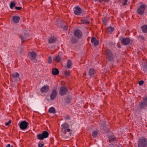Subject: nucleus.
I'll return each mask as SVG.
<instances>
[{
  "label": "nucleus",
  "mask_w": 147,
  "mask_h": 147,
  "mask_svg": "<svg viewBox=\"0 0 147 147\" xmlns=\"http://www.w3.org/2000/svg\"><path fill=\"white\" fill-rule=\"evenodd\" d=\"M48 63L49 64H51L52 63V59H51V56H49L48 57Z\"/></svg>",
  "instance_id": "37"
},
{
  "label": "nucleus",
  "mask_w": 147,
  "mask_h": 147,
  "mask_svg": "<svg viewBox=\"0 0 147 147\" xmlns=\"http://www.w3.org/2000/svg\"><path fill=\"white\" fill-rule=\"evenodd\" d=\"M29 123L26 121H23L19 123V125L20 128L22 130H25L27 127Z\"/></svg>",
  "instance_id": "4"
},
{
  "label": "nucleus",
  "mask_w": 147,
  "mask_h": 147,
  "mask_svg": "<svg viewBox=\"0 0 147 147\" xmlns=\"http://www.w3.org/2000/svg\"><path fill=\"white\" fill-rule=\"evenodd\" d=\"M91 42L92 43H93L95 46L98 45L99 43L98 40L96 39V38L94 37L92 38Z\"/></svg>",
  "instance_id": "19"
},
{
  "label": "nucleus",
  "mask_w": 147,
  "mask_h": 147,
  "mask_svg": "<svg viewBox=\"0 0 147 147\" xmlns=\"http://www.w3.org/2000/svg\"><path fill=\"white\" fill-rule=\"evenodd\" d=\"M62 22L59 19H57L55 22V24L58 26H60L62 24Z\"/></svg>",
  "instance_id": "26"
},
{
  "label": "nucleus",
  "mask_w": 147,
  "mask_h": 147,
  "mask_svg": "<svg viewBox=\"0 0 147 147\" xmlns=\"http://www.w3.org/2000/svg\"><path fill=\"white\" fill-rule=\"evenodd\" d=\"M49 89L48 85H45L43 86L40 89V91L42 93H46L47 92Z\"/></svg>",
  "instance_id": "14"
},
{
  "label": "nucleus",
  "mask_w": 147,
  "mask_h": 147,
  "mask_svg": "<svg viewBox=\"0 0 147 147\" xmlns=\"http://www.w3.org/2000/svg\"><path fill=\"white\" fill-rule=\"evenodd\" d=\"M74 12L75 15H78L81 13L82 10L79 7H76L74 10Z\"/></svg>",
  "instance_id": "13"
},
{
  "label": "nucleus",
  "mask_w": 147,
  "mask_h": 147,
  "mask_svg": "<svg viewBox=\"0 0 147 147\" xmlns=\"http://www.w3.org/2000/svg\"><path fill=\"white\" fill-rule=\"evenodd\" d=\"M143 102L146 105H147V98L146 97L143 98Z\"/></svg>",
  "instance_id": "32"
},
{
  "label": "nucleus",
  "mask_w": 147,
  "mask_h": 147,
  "mask_svg": "<svg viewBox=\"0 0 147 147\" xmlns=\"http://www.w3.org/2000/svg\"><path fill=\"white\" fill-rule=\"evenodd\" d=\"M145 8V5L144 4L140 5L137 10L138 13L140 15H142L144 13V10Z\"/></svg>",
  "instance_id": "5"
},
{
  "label": "nucleus",
  "mask_w": 147,
  "mask_h": 147,
  "mask_svg": "<svg viewBox=\"0 0 147 147\" xmlns=\"http://www.w3.org/2000/svg\"><path fill=\"white\" fill-rule=\"evenodd\" d=\"M64 74L66 76H68L69 74V73L67 71H65V72H64Z\"/></svg>",
  "instance_id": "45"
},
{
  "label": "nucleus",
  "mask_w": 147,
  "mask_h": 147,
  "mask_svg": "<svg viewBox=\"0 0 147 147\" xmlns=\"http://www.w3.org/2000/svg\"><path fill=\"white\" fill-rule=\"evenodd\" d=\"M60 26L64 30H67V26L65 25H63V24H62L61 25V26Z\"/></svg>",
  "instance_id": "35"
},
{
  "label": "nucleus",
  "mask_w": 147,
  "mask_h": 147,
  "mask_svg": "<svg viewBox=\"0 0 147 147\" xmlns=\"http://www.w3.org/2000/svg\"><path fill=\"white\" fill-rule=\"evenodd\" d=\"M74 35L75 36H77L78 38H81L82 36L81 32L78 29H77L75 31Z\"/></svg>",
  "instance_id": "15"
},
{
  "label": "nucleus",
  "mask_w": 147,
  "mask_h": 147,
  "mask_svg": "<svg viewBox=\"0 0 147 147\" xmlns=\"http://www.w3.org/2000/svg\"><path fill=\"white\" fill-rule=\"evenodd\" d=\"M105 55L107 60L109 61H112L113 59V56L111 51L109 49L105 51Z\"/></svg>",
  "instance_id": "3"
},
{
  "label": "nucleus",
  "mask_w": 147,
  "mask_h": 147,
  "mask_svg": "<svg viewBox=\"0 0 147 147\" xmlns=\"http://www.w3.org/2000/svg\"><path fill=\"white\" fill-rule=\"evenodd\" d=\"M11 121L10 120L9 121L5 123V125L8 126L11 123Z\"/></svg>",
  "instance_id": "43"
},
{
  "label": "nucleus",
  "mask_w": 147,
  "mask_h": 147,
  "mask_svg": "<svg viewBox=\"0 0 147 147\" xmlns=\"http://www.w3.org/2000/svg\"><path fill=\"white\" fill-rule=\"evenodd\" d=\"M49 111L50 113H55L56 112L55 108L53 107L50 108L49 109Z\"/></svg>",
  "instance_id": "28"
},
{
  "label": "nucleus",
  "mask_w": 147,
  "mask_h": 147,
  "mask_svg": "<svg viewBox=\"0 0 147 147\" xmlns=\"http://www.w3.org/2000/svg\"><path fill=\"white\" fill-rule=\"evenodd\" d=\"M106 122L102 121V123H101V127L105 132H107L109 131V129L107 127V125L106 124Z\"/></svg>",
  "instance_id": "6"
},
{
  "label": "nucleus",
  "mask_w": 147,
  "mask_h": 147,
  "mask_svg": "<svg viewBox=\"0 0 147 147\" xmlns=\"http://www.w3.org/2000/svg\"><path fill=\"white\" fill-rule=\"evenodd\" d=\"M10 147H13L12 146H10Z\"/></svg>",
  "instance_id": "52"
},
{
  "label": "nucleus",
  "mask_w": 147,
  "mask_h": 147,
  "mask_svg": "<svg viewBox=\"0 0 147 147\" xmlns=\"http://www.w3.org/2000/svg\"><path fill=\"white\" fill-rule=\"evenodd\" d=\"M67 131V132H69L70 131V129H66V131Z\"/></svg>",
  "instance_id": "48"
},
{
  "label": "nucleus",
  "mask_w": 147,
  "mask_h": 147,
  "mask_svg": "<svg viewBox=\"0 0 147 147\" xmlns=\"http://www.w3.org/2000/svg\"><path fill=\"white\" fill-rule=\"evenodd\" d=\"M144 83V82L143 80H140L138 84L140 86H141L143 85Z\"/></svg>",
  "instance_id": "40"
},
{
  "label": "nucleus",
  "mask_w": 147,
  "mask_h": 147,
  "mask_svg": "<svg viewBox=\"0 0 147 147\" xmlns=\"http://www.w3.org/2000/svg\"><path fill=\"white\" fill-rule=\"evenodd\" d=\"M127 0H124V2L122 3L123 5H125L127 4Z\"/></svg>",
  "instance_id": "44"
},
{
  "label": "nucleus",
  "mask_w": 147,
  "mask_h": 147,
  "mask_svg": "<svg viewBox=\"0 0 147 147\" xmlns=\"http://www.w3.org/2000/svg\"><path fill=\"white\" fill-rule=\"evenodd\" d=\"M98 134V132L97 131H95L92 133V136L94 137H96Z\"/></svg>",
  "instance_id": "31"
},
{
  "label": "nucleus",
  "mask_w": 147,
  "mask_h": 147,
  "mask_svg": "<svg viewBox=\"0 0 147 147\" xmlns=\"http://www.w3.org/2000/svg\"><path fill=\"white\" fill-rule=\"evenodd\" d=\"M138 39L140 40H144V37L140 35L138 37Z\"/></svg>",
  "instance_id": "39"
},
{
  "label": "nucleus",
  "mask_w": 147,
  "mask_h": 147,
  "mask_svg": "<svg viewBox=\"0 0 147 147\" xmlns=\"http://www.w3.org/2000/svg\"><path fill=\"white\" fill-rule=\"evenodd\" d=\"M57 93V92L56 90H53L50 96V99L51 100H53L56 98Z\"/></svg>",
  "instance_id": "8"
},
{
  "label": "nucleus",
  "mask_w": 147,
  "mask_h": 147,
  "mask_svg": "<svg viewBox=\"0 0 147 147\" xmlns=\"http://www.w3.org/2000/svg\"><path fill=\"white\" fill-rule=\"evenodd\" d=\"M114 28L111 26H109L108 28V31L110 32V33H112V32L113 31Z\"/></svg>",
  "instance_id": "30"
},
{
  "label": "nucleus",
  "mask_w": 147,
  "mask_h": 147,
  "mask_svg": "<svg viewBox=\"0 0 147 147\" xmlns=\"http://www.w3.org/2000/svg\"><path fill=\"white\" fill-rule=\"evenodd\" d=\"M142 31L144 32H147V25H145L142 26L141 27Z\"/></svg>",
  "instance_id": "29"
},
{
  "label": "nucleus",
  "mask_w": 147,
  "mask_h": 147,
  "mask_svg": "<svg viewBox=\"0 0 147 147\" xmlns=\"http://www.w3.org/2000/svg\"><path fill=\"white\" fill-rule=\"evenodd\" d=\"M59 71L56 68H54L52 69V74L54 75H56L59 73Z\"/></svg>",
  "instance_id": "22"
},
{
  "label": "nucleus",
  "mask_w": 147,
  "mask_h": 147,
  "mask_svg": "<svg viewBox=\"0 0 147 147\" xmlns=\"http://www.w3.org/2000/svg\"><path fill=\"white\" fill-rule=\"evenodd\" d=\"M15 5V3L13 2H11L10 4V7L11 9H12Z\"/></svg>",
  "instance_id": "34"
},
{
  "label": "nucleus",
  "mask_w": 147,
  "mask_h": 147,
  "mask_svg": "<svg viewBox=\"0 0 147 147\" xmlns=\"http://www.w3.org/2000/svg\"><path fill=\"white\" fill-rule=\"evenodd\" d=\"M65 119L66 120H70V117L69 116V115H67L65 116Z\"/></svg>",
  "instance_id": "42"
},
{
  "label": "nucleus",
  "mask_w": 147,
  "mask_h": 147,
  "mask_svg": "<svg viewBox=\"0 0 147 147\" xmlns=\"http://www.w3.org/2000/svg\"><path fill=\"white\" fill-rule=\"evenodd\" d=\"M95 70L93 68L90 69L89 71V75L90 76L92 77L94 74Z\"/></svg>",
  "instance_id": "24"
},
{
  "label": "nucleus",
  "mask_w": 147,
  "mask_h": 147,
  "mask_svg": "<svg viewBox=\"0 0 147 147\" xmlns=\"http://www.w3.org/2000/svg\"><path fill=\"white\" fill-rule=\"evenodd\" d=\"M138 147H147V141L145 138H142L139 140Z\"/></svg>",
  "instance_id": "1"
},
{
  "label": "nucleus",
  "mask_w": 147,
  "mask_h": 147,
  "mask_svg": "<svg viewBox=\"0 0 147 147\" xmlns=\"http://www.w3.org/2000/svg\"><path fill=\"white\" fill-rule=\"evenodd\" d=\"M116 137L114 135H111L109 137V140L110 142H112L115 140Z\"/></svg>",
  "instance_id": "25"
},
{
  "label": "nucleus",
  "mask_w": 147,
  "mask_h": 147,
  "mask_svg": "<svg viewBox=\"0 0 147 147\" xmlns=\"http://www.w3.org/2000/svg\"><path fill=\"white\" fill-rule=\"evenodd\" d=\"M118 48H120V46H118Z\"/></svg>",
  "instance_id": "51"
},
{
  "label": "nucleus",
  "mask_w": 147,
  "mask_h": 147,
  "mask_svg": "<svg viewBox=\"0 0 147 147\" xmlns=\"http://www.w3.org/2000/svg\"><path fill=\"white\" fill-rule=\"evenodd\" d=\"M77 40V39L76 38V36H72L71 40V42L72 43H74L76 42Z\"/></svg>",
  "instance_id": "27"
},
{
  "label": "nucleus",
  "mask_w": 147,
  "mask_h": 147,
  "mask_svg": "<svg viewBox=\"0 0 147 147\" xmlns=\"http://www.w3.org/2000/svg\"><path fill=\"white\" fill-rule=\"evenodd\" d=\"M48 97H49V96H47V99L48 100H49V99H48L47 98H48Z\"/></svg>",
  "instance_id": "50"
},
{
  "label": "nucleus",
  "mask_w": 147,
  "mask_h": 147,
  "mask_svg": "<svg viewBox=\"0 0 147 147\" xmlns=\"http://www.w3.org/2000/svg\"><path fill=\"white\" fill-rule=\"evenodd\" d=\"M143 70L145 72L147 71V64L144 65Z\"/></svg>",
  "instance_id": "36"
},
{
  "label": "nucleus",
  "mask_w": 147,
  "mask_h": 147,
  "mask_svg": "<svg viewBox=\"0 0 147 147\" xmlns=\"http://www.w3.org/2000/svg\"><path fill=\"white\" fill-rule=\"evenodd\" d=\"M56 38L54 36H51L49 39V43H53L56 40Z\"/></svg>",
  "instance_id": "23"
},
{
  "label": "nucleus",
  "mask_w": 147,
  "mask_h": 147,
  "mask_svg": "<svg viewBox=\"0 0 147 147\" xmlns=\"http://www.w3.org/2000/svg\"><path fill=\"white\" fill-rule=\"evenodd\" d=\"M67 91V89L66 87H61L60 88L59 92V94L61 96L64 95Z\"/></svg>",
  "instance_id": "12"
},
{
  "label": "nucleus",
  "mask_w": 147,
  "mask_h": 147,
  "mask_svg": "<svg viewBox=\"0 0 147 147\" xmlns=\"http://www.w3.org/2000/svg\"><path fill=\"white\" fill-rule=\"evenodd\" d=\"M72 62L70 60H68L67 65L65 66V68L67 69L69 68L71 66Z\"/></svg>",
  "instance_id": "21"
},
{
  "label": "nucleus",
  "mask_w": 147,
  "mask_h": 147,
  "mask_svg": "<svg viewBox=\"0 0 147 147\" xmlns=\"http://www.w3.org/2000/svg\"><path fill=\"white\" fill-rule=\"evenodd\" d=\"M36 57V53L34 52L30 53V58L31 60H35Z\"/></svg>",
  "instance_id": "18"
},
{
  "label": "nucleus",
  "mask_w": 147,
  "mask_h": 147,
  "mask_svg": "<svg viewBox=\"0 0 147 147\" xmlns=\"http://www.w3.org/2000/svg\"><path fill=\"white\" fill-rule=\"evenodd\" d=\"M53 59L57 63L60 62L62 59V57L59 55L53 57Z\"/></svg>",
  "instance_id": "16"
},
{
  "label": "nucleus",
  "mask_w": 147,
  "mask_h": 147,
  "mask_svg": "<svg viewBox=\"0 0 147 147\" xmlns=\"http://www.w3.org/2000/svg\"><path fill=\"white\" fill-rule=\"evenodd\" d=\"M15 9L17 10H20L22 9V7H16Z\"/></svg>",
  "instance_id": "46"
},
{
  "label": "nucleus",
  "mask_w": 147,
  "mask_h": 147,
  "mask_svg": "<svg viewBox=\"0 0 147 147\" xmlns=\"http://www.w3.org/2000/svg\"><path fill=\"white\" fill-rule=\"evenodd\" d=\"M49 135V134L46 131H43L42 134H38L37 136V138L39 140H43L47 138Z\"/></svg>",
  "instance_id": "2"
},
{
  "label": "nucleus",
  "mask_w": 147,
  "mask_h": 147,
  "mask_svg": "<svg viewBox=\"0 0 147 147\" xmlns=\"http://www.w3.org/2000/svg\"><path fill=\"white\" fill-rule=\"evenodd\" d=\"M29 36L28 33L24 32L20 35L21 39L22 42L26 40L27 38Z\"/></svg>",
  "instance_id": "9"
},
{
  "label": "nucleus",
  "mask_w": 147,
  "mask_h": 147,
  "mask_svg": "<svg viewBox=\"0 0 147 147\" xmlns=\"http://www.w3.org/2000/svg\"><path fill=\"white\" fill-rule=\"evenodd\" d=\"M10 144H8L6 146V147H10Z\"/></svg>",
  "instance_id": "49"
},
{
  "label": "nucleus",
  "mask_w": 147,
  "mask_h": 147,
  "mask_svg": "<svg viewBox=\"0 0 147 147\" xmlns=\"http://www.w3.org/2000/svg\"><path fill=\"white\" fill-rule=\"evenodd\" d=\"M20 18L18 16H13L12 18V20L15 23H18L19 22Z\"/></svg>",
  "instance_id": "20"
},
{
  "label": "nucleus",
  "mask_w": 147,
  "mask_h": 147,
  "mask_svg": "<svg viewBox=\"0 0 147 147\" xmlns=\"http://www.w3.org/2000/svg\"><path fill=\"white\" fill-rule=\"evenodd\" d=\"M102 21L104 24H106L107 23V21L105 19H102Z\"/></svg>",
  "instance_id": "47"
},
{
  "label": "nucleus",
  "mask_w": 147,
  "mask_h": 147,
  "mask_svg": "<svg viewBox=\"0 0 147 147\" xmlns=\"http://www.w3.org/2000/svg\"><path fill=\"white\" fill-rule=\"evenodd\" d=\"M81 22L82 23H85L86 24H88L89 23V22L86 20H81Z\"/></svg>",
  "instance_id": "33"
},
{
  "label": "nucleus",
  "mask_w": 147,
  "mask_h": 147,
  "mask_svg": "<svg viewBox=\"0 0 147 147\" xmlns=\"http://www.w3.org/2000/svg\"><path fill=\"white\" fill-rule=\"evenodd\" d=\"M12 76L14 81L15 82H16L19 81L20 80L19 77V74L17 72L13 73L12 74Z\"/></svg>",
  "instance_id": "7"
},
{
  "label": "nucleus",
  "mask_w": 147,
  "mask_h": 147,
  "mask_svg": "<svg viewBox=\"0 0 147 147\" xmlns=\"http://www.w3.org/2000/svg\"><path fill=\"white\" fill-rule=\"evenodd\" d=\"M130 39L128 38H123L121 40V43L125 45H128L130 42Z\"/></svg>",
  "instance_id": "11"
},
{
  "label": "nucleus",
  "mask_w": 147,
  "mask_h": 147,
  "mask_svg": "<svg viewBox=\"0 0 147 147\" xmlns=\"http://www.w3.org/2000/svg\"><path fill=\"white\" fill-rule=\"evenodd\" d=\"M147 105L145 104L142 102H140L137 107L138 109H142L146 107Z\"/></svg>",
  "instance_id": "17"
},
{
  "label": "nucleus",
  "mask_w": 147,
  "mask_h": 147,
  "mask_svg": "<svg viewBox=\"0 0 147 147\" xmlns=\"http://www.w3.org/2000/svg\"><path fill=\"white\" fill-rule=\"evenodd\" d=\"M69 127V125L67 123H65L62 124L61 125V131L63 132L66 133V129Z\"/></svg>",
  "instance_id": "10"
},
{
  "label": "nucleus",
  "mask_w": 147,
  "mask_h": 147,
  "mask_svg": "<svg viewBox=\"0 0 147 147\" xmlns=\"http://www.w3.org/2000/svg\"><path fill=\"white\" fill-rule=\"evenodd\" d=\"M22 49L21 48H19L18 49V52L20 54H22Z\"/></svg>",
  "instance_id": "38"
},
{
  "label": "nucleus",
  "mask_w": 147,
  "mask_h": 147,
  "mask_svg": "<svg viewBox=\"0 0 147 147\" xmlns=\"http://www.w3.org/2000/svg\"><path fill=\"white\" fill-rule=\"evenodd\" d=\"M38 147H43L44 146V144H41L40 142L38 143Z\"/></svg>",
  "instance_id": "41"
}]
</instances>
